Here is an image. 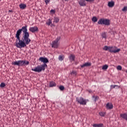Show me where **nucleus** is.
Listing matches in <instances>:
<instances>
[{
	"instance_id": "nucleus-1",
	"label": "nucleus",
	"mask_w": 127,
	"mask_h": 127,
	"mask_svg": "<svg viewBox=\"0 0 127 127\" xmlns=\"http://www.w3.org/2000/svg\"><path fill=\"white\" fill-rule=\"evenodd\" d=\"M19 37V38H18ZM16 46L17 48H24L26 45L30 43L31 40L29 39V34L28 35H23L22 40H20V37H16Z\"/></svg>"
},
{
	"instance_id": "nucleus-2",
	"label": "nucleus",
	"mask_w": 127,
	"mask_h": 127,
	"mask_svg": "<svg viewBox=\"0 0 127 127\" xmlns=\"http://www.w3.org/2000/svg\"><path fill=\"white\" fill-rule=\"evenodd\" d=\"M23 32V35H27L29 34V33L27 32V25H26L22 27L21 29L18 30L16 33L15 37H18L20 36V34Z\"/></svg>"
},
{
	"instance_id": "nucleus-3",
	"label": "nucleus",
	"mask_w": 127,
	"mask_h": 127,
	"mask_svg": "<svg viewBox=\"0 0 127 127\" xmlns=\"http://www.w3.org/2000/svg\"><path fill=\"white\" fill-rule=\"evenodd\" d=\"M103 50L105 51H109L111 53H119L120 51H121V49H118L116 50V47L113 46H105L103 48Z\"/></svg>"
},
{
	"instance_id": "nucleus-4",
	"label": "nucleus",
	"mask_w": 127,
	"mask_h": 127,
	"mask_svg": "<svg viewBox=\"0 0 127 127\" xmlns=\"http://www.w3.org/2000/svg\"><path fill=\"white\" fill-rule=\"evenodd\" d=\"M98 24H104V25H107L109 26L110 24H111V20H109L108 19H105V18H101L98 21Z\"/></svg>"
},
{
	"instance_id": "nucleus-5",
	"label": "nucleus",
	"mask_w": 127,
	"mask_h": 127,
	"mask_svg": "<svg viewBox=\"0 0 127 127\" xmlns=\"http://www.w3.org/2000/svg\"><path fill=\"white\" fill-rule=\"evenodd\" d=\"M76 102H77V103L80 105L85 106L87 105V102H89V100H87L84 99L83 97H80L79 98L76 97Z\"/></svg>"
},
{
	"instance_id": "nucleus-6",
	"label": "nucleus",
	"mask_w": 127,
	"mask_h": 127,
	"mask_svg": "<svg viewBox=\"0 0 127 127\" xmlns=\"http://www.w3.org/2000/svg\"><path fill=\"white\" fill-rule=\"evenodd\" d=\"M39 61H41V62H43L44 64H42L41 65L44 68H45V67H47V64H46V63H49V61L47 58L40 57L39 59Z\"/></svg>"
},
{
	"instance_id": "nucleus-7",
	"label": "nucleus",
	"mask_w": 127,
	"mask_h": 127,
	"mask_svg": "<svg viewBox=\"0 0 127 127\" xmlns=\"http://www.w3.org/2000/svg\"><path fill=\"white\" fill-rule=\"evenodd\" d=\"M24 60L12 62V65L18 66V67H23L24 66Z\"/></svg>"
},
{
	"instance_id": "nucleus-8",
	"label": "nucleus",
	"mask_w": 127,
	"mask_h": 127,
	"mask_svg": "<svg viewBox=\"0 0 127 127\" xmlns=\"http://www.w3.org/2000/svg\"><path fill=\"white\" fill-rule=\"evenodd\" d=\"M31 70L34 72H38V73H40V72L42 71H44V70H45V67H44L42 65H38L35 68H32Z\"/></svg>"
},
{
	"instance_id": "nucleus-9",
	"label": "nucleus",
	"mask_w": 127,
	"mask_h": 127,
	"mask_svg": "<svg viewBox=\"0 0 127 127\" xmlns=\"http://www.w3.org/2000/svg\"><path fill=\"white\" fill-rule=\"evenodd\" d=\"M29 31L32 33H35V32H38V27L35 26L34 27H30L29 29Z\"/></svg>"
},
{
	"instance_id": "nucleus-10",
	"label": "nucleus",
	"mask_w": 127,
	"mask_h": 127,
	"mask_svg": "<svg viewBox=\"0 0 127 127\" xmlns=\"http://www.w3.org/2000/svg\"><path fill=\"white\" fill-rule=\"evenodd\" d=\"M59 47V43H57L56 41H54L52 45V48H58Z\"/></svg>"
},
{
	"instance_id": "nucleus-11",
	"label": "nucleus",
	"mask_w": 127,
	"mask_h": 127,
	"mask_svg": "<svg viewBox=\"0 0 127 127\" xmlns=\"http://www.w3.org/2000/svg\"><path fill=\"white\" fill-rule=\"evenodd\" d=\"M78 3L80 6H86V1L85 0H79Z\"/></svg>"
},
{
	"instance_id": "nucleus-12",
	"label": "nucleus",
	"mask_w": 127,
	"mask_h": 127,
	"mask_svg": "<svg viewBox=\"0 0 127 127\" xmlns=\"http://www.w3.org/2000/svg\"><path fill=\"white\" fill-rule=\"evenodd\" d=\"M90 66H92V63L88 62L81 65L80 67L81 68H84V67H90Z\"/></svg>"
},
{
	"instance_id": "nucleus-13",
	"label": "nucleus",
	"mask_w": 127,
	"mask_h": 127,
	"mask_svg": "<svg viewBox=\"0 0 127 127\" xmlns=\"http://www.w3.org/2000/svg\"><path fill=\"white\" fill-rule=\"evenodd\" d=\"M113 108H114V106L112 104L108 103L106 104V109L107 110H112V109H113Z\"/></svg>"
},
{
	"instance_id": "nucleus-14",
	"label": "nucleus",
	"mask_w": 127,
	"mask_h": 127,
	"mask_svg": "<svg viewBox=\"0 0 127 127\" xmlns=\"http://www.w3.org/2000/svg\"><path fill=\"white\" fill-rule=\"evenodd\" d=\"M120 117L127 121V113L121 114Z\"/></svg>"
},
{
	"instance_id": "nucleus-15",
	"label": "nucleus",
	"mask_w": 127,
	"mask_h": 127,
	"mask_svg": "<svg viewBox=\"0 0 127 127\" xmlns=\"http://www.w3.org/2000/svg\"><path fill=\"white\" fill-rule=\"evenodd\" d=\"M20 9H25L26 8V4L24 3H21L19 5Z\"/></svg>"
},
{
	"instance_id": "nucleus-16",
	"label": "nucleus",
	"mask_w": 127,
	"mask_h": 127,
	"mask_svg": "<svg viewBox=\"0 0 127 127\" xmlns=\"http://www.w3.org/2000/svg\"><path fill=\"white\" fill-rule=\"evenodd\" d=\"M65 59V56L64 55H61L59 56V61H63Z\"/></svg>"
},
{
	"instance_id": "nucleus-17",
	"label": "nucleus",
	"mask_w": 127,
	"mask_h": 127,
	"mask_svg": "<svg viewBox=\"0 0 127 127\" xmlns=\"http://www.w3.org/2000/svg\"><path fill=\"white\" fill-rule=\"evenodd\" d=\"M108 5L109 6V7H113V6L115 5V2L113 1L109 2Z\"/></svg>"
},
{
	"instance_id": "nucleus-18",
	"label": "nucleus",
	"mask_w": 127,
	"mask_h": 127,
	"mask_svg": "<svg viewBox=\"0 0 127 127\" xmlns=\"http://www.w3.org/2000/svg\"><path fill=\"white\" fill-rule=\"evenodd\" d=\"M69 59L70 61H75V56L73 55H70L69 57Z\"/></svg>"
},
{
	"instance_id": "nucleus-19",
	"label": "nucleus",
	"mask_w": 127,
	"mask_h": 127,
	"mask_svg": "<svg viewBox=\"0 0 127 127\" xmlns=\"http://www.w3.org/2000/svg\"><path fill=\"white\" fill-rule=\"evenodd\" d=\"M116 88V89H119L120 88V86L118 85H111L110 86V89H115Z\"/></svg>"
},
{
	"instance_id": "nucleus-20",
	"label": "nucleus",
	"mask_w": 127,
	"mask_h": 127,
	"mask_svg": "<svg viewBox=\"0 0 127 127\" xmlns=\"http://www.w3.org/2000/svg\"><path fill=\"white\" fill-rule=\"evenodd\" d=\"M59 20H60L59 17H55L54 19V22H56V23H58V22H59Z\"/></svg>"
},
{
	"instance_id": "nucleus-21",
	"label": "nucleus",
	"mask_w": 127,
	"mask_h": 127,
	"mask_svg": "<svg viewBox=\"0 0 127 127\" xmlns=\"http://www.w3.org/2000/svg\"><path fill=\"white\" fill-rule=\"evenodd\" d=\"M56 86V83L54 81H51L50 82L49 87H55Z\"/></svg>"
},
{
	"instance_id": "nucleus-22",
	"label": "nucleus",
	"mask_w": 127,
	"mask_h": 127,
	"mask_svg": "<svg viewBox=\"0 0 127 127\" xmlns=\"http://www.w3.org/2000/svg\"><path fill=\"white\" fill-rule=\"evenodd\" d=\"M104 125L103 124H94L93 127H103Z\"/></svg>"
},
{
	"instance_id": "nucleus-23",
	"label": "nucleus",
	"mask_w": 127,
	"mask_h": 127,
	"mask_svg": "<svg viewBox=\"0 0 127 127\" xmlns=\"http://www.w3.org/2000/svg\"><path fill=\"white\" fill-rule=\"evenodd\" d=\"M108 68H109V65H108V64H105L103 66L102 69V70H107Z\"/></svg>"
},
{
	"instance_id": "nucleus-24",
	"label": "nucleus",
	"mask_w": 127,
	"mask_h": 127,
	"mask_svg": "<svg viewBox=\"0 0 127 127\" xmlns=\"http://www.w3.org/2000/svg\"><path fill=\"white\" fill-rule=\"evenodd\" d=\"M99 116L101 117H105L106 116V112H101L99 113Z\"/></svg>"
},
{
	"instance_id": "nucleus-25",
	"label": "nucleus",
	"mask_w": 127,
	"mask_h": 127,
	"mask_svg": "<svg viewBox=\"0 0 127 127\" xmlns=\"http://www.w3.org/2000/svg\"><path fill=\"white\" fill-rule=\"evenodd\" d=\"M92 21L94 22H97V21H98V18H97V17L96 16L93 17L92 18Z\"/></svg>"
},
{
	"instance_id": "nucleus-26",
	"label": "nucleus",
	"mask_w": 127,
	"mask_h": 127,
	"mask_svg": "<svg viewBox=\"0 0 127 127\" xmlns=\"http://www.w3.org/2000/svg\"><path fill=\"white\" fill-rule=\"evenodd\" d=\"M59 89L61 91H64V90H65V87L63 85H61L59 86Z\"/></svg>"
},
{
	"instance_id": "nucleus-27",
	"label": "nucleus",
	"mask_w": 127,
	"mask_h": 127,
	"mask_svg": "<svg viewBox=\"0 0 127 127\" xmlns=\"http://www.w3.org/2000/svg\"><path fill=\"white\" fill-rule=\"evenodd\" d=\"M52 23V20L50 19H49V22H46V24H47V25H50V24H51Z\"/></svg>"
},
{
	"instance_id": "nucleus-28",
	"label": "nucleus",
	"mask_w": 127,
	"mask_h": 127,
	"mask_svg": "<svg viewBox=\"0 0 127 127\" xmlns=\"http://www.w3.org/2000/svg\"><path fill=\"white\" fill-rule=\"evenodd\" d=\"M92 98H94V102H97V101L99 99V96H92Z\"/></svg>"
},
{
	"instance_id": "nucleus-29",
	"label": "nucleus",
	"mask_w": 127,
	"mask_h": 127,
	"mask_svg": "<svg viewBox=\"0 0 127 127\" xmlns=\"http://www.w3.org/2000/svg\"><path fill=\"white\" fill-rule=\"evenodd\" d=\"M102 37L103 38H105V39L107 38V35L106 34L105 32H103L102 34Z\"/></svg>"
},
{
	"instance_id": "nucleus-30",
	"label": "nucleus",
	"mask_w": 127,
	"mask_h": 127,
	"mask_svg": "<svg viewBox=\"0 0 127 127\" xmlns=\"http://www.w3.org/2000/svg\"><path fill=\"white\" fill-rule=\"evenodd\" d=\"M0 88H4V87H5V83L3 82H1L0 84Z\"/></svg>"
},
{
	"instance_id": "nucleus-31",
	"label": "nucleus",
	"mask_w": 127,
	"mask_h": 127,
	"mask_svg": "<svg viewBox=\"0 0 127 127\" xmlns=\"http://www.w3.org/2000/svg\"><path fill=\"white\" fill-rule=\"evenodd\" d=\"M60 39H61V37H58L56 39V40H55L54 41H56V42L58 43L59 42V41L60 40Z\"/></svg>"
},
{
	"instance_id": "nucleus-32",
	"label": "nucleus",
	"mask_w": 127,
	"mask_h": 127,
	"mask_svg": "<svg viewBox=\"0 0 127 127\" xmlns=\"http://www.w3.org/2000/svg\"><path fill=\"white\" fill-rule=\"evenodd\" d=\"M24 62H25L24 66H25V65H28L29 64V62L28 61L24 60Z\"/></svg>"
},
{
	"instance_id": "nucleus-33",
	"label": "nucleus",
	"mask_w": 127,
	"mask_h": 127,
	"mask_svg": "<svg viewBox=\"0 0 127 127\" xmlns=\"http://www.w3.org/2000/svg\"><path fill=\"white\" fill-rule=\"evenodd\" d=\"M71 75H77V72L76 71H72L71 72Z\"/></svg>"
},
{
	"instance_id": "nucleus-34",
	"label": "nucleus",
	"mask_w": 127,
	"mask_h": 127,
	"mask_svg": "<svg viewBox=\"0 0 127 127\" xmlns=\"http://www.w3.org/2000/svg\"><path fill=\"white\" fill-rule=\"evenodd\" d=\"M123 11H127V6H124L122 9Z\"/></svg>"
},
{
	"instance_id": "nucleus-35",
	"label": "nucleus",
	"mask_w": 127,
	"mask_h": 127,
	"mask_svg": "<svg viewBox=\"0 0 127 127\" xmlns=\"http://www.w3.org/2000/svg\"><path fill=\"white\" fill-rule=\"evenodd\" d=\"M46 4L48 5L49 2H50V0H45Z\"/></svg>"
},
{
	"instance_id": "nucleus-36",
	"label": "nucleus",
	"mask_w": 127,
	"mask_h": 127,
	"mask_svg": "<svg viewBox=\"0 0 127 127\" xmlns=\"http://www.w3.org/2000/svg\"><path fill=\"white\" fill-rule=\"evenodd\" d=\"M118 70H122V66L121 65H118L117 67Z\"/></svg>"
},
{
	"instance_id": "nucleus-37",
	"label": "nucleus",
	"mask_w": 127,
	"mask_h": 127,
	"mask_svg": "<svg viewBox=\"0 0 127 127\" xmlns=\"http://www.w3.org/2000/svg\"><path fill=\"white\" fill-rule=\"evenodd\" d=\"M50 12L51 13H55L56 11L55 10H54V9H52V10H51Z\"/></svg>"
},
{
	"instance_id": "nucleus-38",
	"label": "nucleus",
	"mask_w": 127,
	"mask_h": 127,
	"mask_svg": "<svg viewBox=\"0 0 127 127\" xmlns=\"http://www.w3.org/2000/svg\"><path fill=\"white\" fill-rule=\"evenodd\" d=\"M95 0H89L88 1L89 2H93V1H94Z\"/></svg>"
},
{
	"instance_id": "nucleus-39",
	"label": "nucleus",
	"mask_w": 127,
	"mask_h": 127,
	"mask_svg": "<svg viewBox=\"0 0 127 127\" xmlns=\"http://www.w3.org/2000/svg\"><path fill=\"white\" fill-rule=\"evenodd\" d=\"M88 92H89V93H93V91L91 90H88Z\"/></svg>"
},
{
	"instance_id": "nucleus-40",
	"label": "nucleus",
	"mask_w": 127,
	"mask_h": 127,
	"mask_svg": "<svg viewBox=\"0 0 127 127\" xmlns=\"http://www.w3.org/2000/svg\"><path fill=\"white\" fill-rule=\"evenodd\" d=\"M9 12H12V10H9Z\"/></svg>"
},
{
	"instance_id": "nucleus-41",
	"label": "nucleus",
	"mask_w": 127,
	"mask_h": 127,
	"mask_svg": "<svg viewBox=\"0 0 127 127\" xmlns=\"http://www.w3.org/2000/svg\"><path fill=\"white\" fill-rule=\"evenodd\" d=\"M50 26H51V27H52V26H53L52 23L51 24V25Z\"/></svg>"
},
{
	"instance_id": "nucleus-42",
	"label": "nucleus",
	"mask_w": 127,
	"mask_h": 127,
	"mask_svg": "<svg viewBox=\"0 0 127 127\" xmlns=\"http://www.w3.org/2000/svg\"><path fill=\"white\" fill-rule=\"evenodd\" d=\"M86 1H89V0H85Z\"/></svg>"
}]
</instances>
